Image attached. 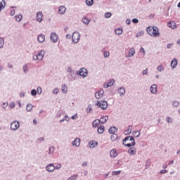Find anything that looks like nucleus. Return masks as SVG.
Masks as SVG:
<instances>
[{"mask_svg": "<svg viewBox=\"0 0 180 180\" xmlns=\"http://www.w3.org/2000/svg\"><path fill=\"white\" fill-rule=\"evenodd\" d=\"M147 32L150 36H152V37H158L160 36V31L158 30V27L153 26V27H148Z\"/></svg>", "mask_w": 180, "mask_h": 180, "instance_id": "nucleus-1", "label": "nucleus"}, {"mask_svg": "<svg viewBox=\"0 0 180 180\" xmlns=\"http://www.w3.org/2000/svg\"><path fill=\"white\" fill-rule=\"evenodd\" d=\"M122 144L126 147H133L136 146V141L133 136H127L123 140Z\"/></svg>", "mask_w": 180, "mask_h": 180, "instance_id": "nucleus-2", "label": "nucleus"}, {"mask_svg": "<svg viewBox=\"0 0 180 180\" xmlns=\"http://www.w3.org/2000/svg\"><path fill=\"white\" fill-rule=\"evenodd\" d=\"M96 105L98 106V108H101L103 110L108 108V102L103 101H98L96 103Z\"/></svg>", "mask_w": 180, "mask_h": 180, "instance_id": "nucleus-3", "label": "nucleus"}, {"mask_svg": "<svg viewBox=\"0 0 180 180\" xmlns=\"http://www.w3.org/2000/svg\"><path fill=\"white\" fill-rule=\"evenodd\" d=\"M80 37L81 35H79V33H78L77 32H75L72 36V40L73 43H78V41H79Z\"/></svg>", "mask_w": 180, "mask_h": 180, "instance_id": "nucleus-4", "label": "nucleus"}, {"mask_svg": "<svg viewBox=\"0 0 180 180\" xmlns=\"http://www.w3.org/2000/svg\"><path fill=\"white\" fill-rule=\"evenodd\" d=\"M44 57V51H40L37 55L33 56V60H43Z\"/></svg>", "mask_w": 180, "mask_h": 180, "instance_id": "nucleus-5", "label": "nucleus"}, {"mask_svg": "<svg viewBox=\"0 0 180 180\" xmlns=\"http://www.w3.org/2000/svg\"><path fill=\"white\" fill-rule=\"evenodd\" d=\"M18 127H20V124L18 121H14L11 124V129L12 130H18Z\"/></svg>", "mask_w": 180, "mask_h": 180, "instance_id": "nucleus-6", "label": "nucleus"}, {"mask_svg": "<svg viewBox=\"0 0 180 180\" xmlns=\"http://www.w3.org/2000/svg\"><path fill=\"white\" fill-rule=\"evenodd\" d=\"M79 75H80V77H82L83 78H85V77L88 75V70H86V69L84 68L80 69L79 71Z\"/></svg>", "mask_w": 180, "mask_h": 180, "instance_id": "nucleus-7", "label": "nucleus"}, {"mask_svg": "<svg viewBox=\"0 0 180 180\" xmlns=\"http://www.w3.org/2000/svg\"><path fill=\"white\" fill-rule=\"evenodd\" d=\"M51 41H53V43H57L58 40V35H57V34H56L55 32H52L51 34Z\"/></svg>", "mask_w": 180, "mask_h": 180, "instance_id": "nucleus-8", "label": "nucleus"}, {"mask_svg": "<svg viewBox=\"0 0 180 180\" xmlns=\"http://www.w3.org/2000/svg\"><path fill=\"white\" fill-rule=\"evenodd\" d=\"M103 94H105V91L103 90H100L99 91L96 92L95 94L96 99H101V98L103 96Z\"/></svg>", "mask_w": 180, "mask_h": 180, "instance_id": "nucleus-9", "label": "nucleus"}, {"mask_svg": "<svg viewBox=\"0 0 180 180\" xmlns=\"http://www.w3.org/2000/svg\"><path fill=\"white\" fill-rule=\"evenodd\" d=\"M46 171L49 172H53L54 169H56V166L53 164H49V165L46 166Z\"/></svg>", "mask_w": 180, "mask_h": 180, "instance_id": "nucleus-10", "label": "nucleus"}, {"mask_svg": "<svg viewBox=\"0 0 180 180\" xmlns=\"http://www.w3.org/2000/svg\"><path fill=\"white\" fill-rule=\"evenodd\" d=\"M72 146H75L76 147H79L81 145V139L79 138L75 139L72 143Z\"/></svg>", "mask_w": 180, "mask_h": 180, "instance_id": "nucleus-11", "label": "nucleus"}, {"mask_svg": "<svg viewBox=\"0 0 180 180\" xmlns=\"http://www.w3.org/2000/svg\"><path fill=\"white\" fill-rule=\"evenodd\" d=\"M167 26L170 29H176V23H175V22H174L173 20H171L170 22H169L167 23Z\"/></svg>", "mask_w": 180, "mask_h": 180, "instance_id": "nucleus-12", "label": "nucleus"}, {"mask_svg": "<svg viewBox=\"0 0 180 180\" xmlns=\"http://www.w3.org/2000/svg\"><path fill=\"white\" fill-rule=\"evenodd\" d=\"M65 11H67V8L64 6H60L58 9V13L60 15H64L65 13Z\"/></svg>", "mask_w": 180, "mask_h": 180, "instance_id": "nucleus-13", "label": "nucleus"}, {"mask_svg": "<svg viewBox=\"0 0 180 180\" xmlns=\"http://www.w3.org/2000/svg\"><path fill=\"white\" fill-rule=\"evenodd\" d=\"M110 155L112 158H116L117 157V151L116 149H112L110 152Z\"/></svg>", "mask_w": 180, "mask_h": 180, "instance_id": "nucleus-14", "label": "nucleus"}, {"mask_svg": "<svg viewBox=\"0 0 180 180\" xmlns=\"http://www.w3.org/2000/svg\"><path fill=\"white\" fill-rule=\"evenodd\" d=\"M89 146L90 148H95V147H96V146H98V142L96 141H91L89 143Z\"/></svg>", "mask_w": 180, "mask_h": 180, "instance_id": "nucleus-15", "label": "nucleus"}, {"mask_svg": "<svg viewBox=\"0 0 180 180\" xmlns=\"http://www.w3.org/2000/svg\"><path fill=\"white\" fill-rule=\"evenodd\" d=\"M108 119H109V117L105 115L101 117L98 120L100 121V123H101V124H104V123H106V122H108Z\"/></svg>", "mask_w": 180, "mask_h": 180, "instance_id": "nucleus-16", "label": "nucleus"}, {"mask_svg": "<svg viewBox=\"0 0 180 180\" xmlns=\"http://www.w3.org/2000/svg\"><path fill=\"white\" fill-rule=\"evenodd\" d=\"M37 39L39 43H43L44 42V40H46V37L44 36V34H41L38 36Z\"/></svg>", "mask_w": 180, "mask_h": 180, "instance_id": "nucleus-17", "label": "nucleus"}, {"mask_svg": "<svg viewBox=\"0 0 180 180\" xmlns=\"http://www.w3.org/2000/svg\"><path fill=\"white\" fill-rule=\"evenodd\" d=\"M113 84H115V80L113 79H111L107 84H104V88H109V86H112Z\"/></svg>", "mask_w": 180, "mask_h": 180, "instance_id": "nucleus-18", "label": "nucleus"}, {"mask_svg": "<svg viewBox=\"0 0 180 180\" xmlns=\"http://www.w3.org/2000/svg\"><path fill=\"white\" fill-rule=\"evenodd\" d=\"M37 19L38 22H41L43 20V13L39 12L37 13Z\"/></svg>", "mask_w": 180, "mask_h": 180, "instance_id": "nucleus-19", "label": "nucleus"}, {"mask_svg": "<svg viewBox=\"0 0 180 180\" xmlns=\"http://www.w3.org/2000/svg\"><path fill=\"white\" fill-rule=\"evenodd\" d=\"M150 92L151 94H154L155 95L157 94V84H153L150 86Z\"/></svg>", "mask_w": 180, "mask_h": 180, "instance_id": "nucleus-20", "label": "nucleus"}, {"mask_svg": "<svg viewBox=\"0 0 180 180\" xmlns=\"http://www.w3.org/2000/svg\"><path fill=\"white\" fill-rule=\"evenodd\" d=\"M136 153V150L134 147L130 148L128 150V153L129 154V155H135Z\"/></svg>", "mask_w": 180, "mask_h": 180, "instance_id": "nucleus-21", "label": "nucleus"}, {"mask_svg": "<svg viewBox=\"0 0 180 180\" xmlns=\"http://www.w3.org/2000/svg\"><path fill=\"white\" fill-rule=\"evenodd\" d=\"M97 131H98V133H99V134H102V133H104L105 126L101 125L100 127H98V129H97Z\"/></svg>", "mask_w": 180, "mask_h": 180, "instance_id": "nucleus-22", "label": "nucleus"}, {"mask_svg": "<svg viewBox=\"0 0 180 180\" xmlns=\"http://www.w3.org/2000/svg\"><path fill=\"white\" fill-rule=\"evenodd\" d=\"M178 65V60L176 59H173L171 62L172 68H175Z\"/></svg>", "mask_w": 180, "mask_h": 180, "instance_id": "nucleus-23", "label": "nucleus"}, {"mask_svg": "<svg viewBox=\"0 0 180 180\" xmlns=\"http://www.w3.org/2000/svg\"><path fill=\"white\" fill-rule=\"evenodd\" d=\"M116 131H117V128H116L115 127H111L109 129V133H110V134H115Z\"/></svg>", "mask_w": 180, "mask_h": 180, "instance_id": "nucleus-24", "label": "nucleus"}, {"mask_svg": "<svg viewBox=\"0 0 180 180\" xmlns=\"http://www.w3.org/2000/svg\"><path fill=\"white\" fill-rule=\"evenodd\" d=\"M134 54H136V50H134V48H131L129 52V57H133Z\"/></svg>", "mask_w": 180, "mask_h": 180, "instance_id": "nucleus-25", "label": "nucleus"}, {"mask_svg": "<svg viewBox=\"0 0 180 180\" xmlns=\"http://www.w3.org/2000/svg\"><path fill=\"white\" fill-rule=\"evenodd\" d=\"M5 6H6V3L5 2V1H1L0 2V12L1 11H2V9L5 8Z\"/></svg>", "mask_w": 180, "mask_h": 180, "instance_id": "nucleus-26", "label": "nucleus"}, {"mask_svg": "<svg viewBox=\"0 0 180 180\" xmlns=\"http://www.w3.org/2000/svg\"><path fill=\"white\" fill-rule=\"evenodd\" d=\"M82 22L83 23H84V25H89L91 20H89L88 18L84 17L82 19Z\"/></svg>", "mask_w": 180, "mask_h": 180, "instance_id": "nucleus-27", "label": "nucleus"}, {"mask_svg": "<svg viewBox=\"0 0 180 180\" xmlns=\"http://www.w3.org/2000/svg\"><path fill=\"white\" fill-rule=\"evenodd\" d=\"M131 129H133V127L129 126V128L124 131V134H126L127 136H129V134L131 133Z\"/></svg>", "mask_w": 180, "mask_h": 180, "instance_id": "nucleus-28", "label": "nucleus"}, {"mask_svg": "<svg viewBox=\"0 0 180 180\" xmlns=\"http://www.w3.org/2000/svg\"><path fill=\"white\" fill-rule=\"evenodd\" d=\"M101 123V122L99 121V120H96L93 122V127H98V126H99V124Z\"/></svg>", "mask_w": 180, "mask_h": 180, "instance_id": "nucleus-29", "label": "nucleus"}, {"mask_svg": "<svg viewBox=\"0 0 180 180\" xmlns=\"http://www.w3.org/2000/svg\"><path fill=\"white\" fill-rule=\"evenodd\" d=\"M118 94H120V96L124 95V94H126V91H124V88L120 87L118 89Z\"/></svg>", "mask_w": 180, "mask_h": 180, "instance_id": "nucleus-30", "label": "nucleus"}, {"mask_svg": "<svg viewBox=\"0 0 180 180\" xmlns=\"http://www.w3.org/2000/svg\"><path fill=\"white\" fill-rule=\"evenodd\" d=\"M115 32L116 34H122L123 33V29L122 28H117L115 30Z\"/></svg>", "mask_w": 180, "mask_h": 180, "instance_id": "nucleus-31", "label": "nucleus"}, {"mask_svg": "<svg viewBox=\"0 0 180 180\" xmlns=\"http://www.w3.org/2000/svg\"><path fill=\"white\" fill-rule=\"evenodd\" d=\"M22 18L23 17L20 14V15H17L15 16V20L17 22H20V20H22Z\"/></svg>", "mask_w": 180, "mask_h": 180, "instance_id": "nucleus-32", "label": "nucleus"}, {"mask_svg": "<svg viewBox=\"0 0 180 180\" xmlns=\"http://www.w3.org/2000/svg\"><path fill=\"white\" fill-rule=\"evenodd\" d=\"M86 4L88 6H92L94 5V0H86Z\"/></svg>", "mask_w": 180, "mask_h": 180, "instance_id": "nucleus-33", "label": "nucleus"}, {"mask_svg": "<svg viewBox=\"0 0 180 180\" xmlns=\"http://www.w3.org/2000/svg\"><path fill=\"white\" fill-rule=\"evenodd\" d=\"M68 91V88L67 87V86L65 85L62 86V92H63V94H67Z\"/></svg>", "mask_w": 180, "mask_h": 180, "instance_id": "nucleus-34", "label": "nucleus"}, {"mask_svg": "<svg viewBox=\"0 0 180 180\" xmlns=\"http://www.w3.org/2000/svg\"><path fill=\"white\" fill-rule=\"evenodd\" d=\"M26 109H27V112H31V110L33 109V105L28 104L27 105V108Z\"/></svg>", "mask_w": 180, "mask_h": 180, "instance_id": "nucleus-35", "label": "nucleus"}, {"mask_svg": "<svg viewBox=\"0 0 180 180\" xmlns=\"http://www.w3.org/2000/svg\"><path fill=\"white\" fill-rule=\"evenodd\" d=\"M5 43V40L3 38H0V49L4 47V44Z\"/></svg>", "mask_w": 180, "mask_h": 180, "instance_id": "nucleus-36", "label": "nucleus"}, {"mask_svg": "<svg viewBox=\"0 0 180 180\" xmlns=\"http://www.w3.org/2000/svg\"><path fill=\"white\" fill-rule=\"evenodd\" d=\"M120 172H122L120 170H118V171H113L112 172V176H115V175H120Z\"/></svg>", "mask_w": 180, "mask_h": 180, "instance_id": "nucleus-37", "label": "nucleus"}, {"mask_svg": "<svg viewBox=\"0 0 180 180\" xmlns=\"http://www.w3.org/2000/svg\"><path fill=\"white\" fill-rule=\"evenodd\" d=\"M157 70H158V71H160V72H161V71H164V66L159 65V66H158Z\"/></svg>", "mask_w": 180, "mask_h": 180, "instance_id": "nucleus-38", "label": "nucleus"}, {"mask_svg": "<svg viewBox=\"0 0 180 180\" xmlns=\"http://www.w3.org/2000/svg\"><path fill=\"white\" fill-rule=\"evenodd\" d=\"M112 16V13L110 12H107L105 13V18H109Z\"/></svg>", "mask_w": 180, "mask_h": 180, "instance_id": "nucleus-39", "label": "nucleus"}, {"mask_svg": "<svg viewBox=\"0 0 180 180\" xmlns=\"http://www.w3.org/2000/svg\"><path fill=\"white\" fill-rule=\"evenodd\" d=\"M87 113H91L92 112V105H89L86 109Z\"/></svg>", "mask_w": 180, "mask_h": 180, "instance_id": "nucleus-40", "label": "nucleus"}, {"mask_svg": "<svg viewBox=\"0 0 180 180\" xmlns=\"http://www.w3.org/2000/svg\"><path fill=\"white\" fill-rule=\"evenodd\" d=\"M133 136H134V137H139L140 136V133L139 132V131H134Z\"/></svg>", "mask_w": 180, "mask_h": 180, "instance_id": "nucleus-41", "label": "nucleus"}, {"mask_svg": "<svg viewBox=\"0 0 180 180\" xmlns=\"http://www.w3.org/2000/svg\"><path fill=\"white\" fill-rule=\"evenodd\" d=\"M31 94L32 96H36V95H37V91L35 89H33L31 91Z\"/></svg>", "mask_w": 180, "mask_h": 180, "instance_id": "nucleus-42", "label": "nucleus"}, {"mask_svg": "<svg viewBox=\"0 0 180 180\" xmlns=\"http://www.w3.org/2000/svg\"><path fill=\"white\" fill-rule=\"evenodd\" d=\"M54 147L51 146L49 148V154H53L54 153Z\"/></svg>", "mask_w": 180, "mask_h": 180, "instance_id": "nucleus-43", "label": "nucleus"}, {"mask_svg": "<svg viewBox=\"0 0 180 180\" xmlns=\"http://www.w3.org/2000/svg\"><path fill=\"white\" fill-rule=\"evenodd\" d=\"M173 106H174V108L179 106V102L178 101L173 102Z\"/></svg>", "mask_w": 180, "mask_h": 180, "instance_id": "nucleus-44", "label": "nucleus"}, {"mask_svg": "<svg viewBox=\"0 0 180 180\" xmlns=\"http://www.w3.org/2000/svg\"><path fill=\"white\" fill-rule=\"evenodd\" d=\"M116 139H117V135H112L111 136L112 141H115V140H116Z\"/></svg>", "mask_w": 180, "mask_h": 180, "instance_id": "nucleus-45", "label": "nucleus"}, {"mask_svg": "<svg viewBox=\"0 0 180 180\" xmlns=\"http://www.w3.org/2000/svg\"><path fill=\"white\" fill-rule=\"evenodd\" d=\"M148 74V69L143 70V75H147Z\"/></svg>", "mask_w": 180, "mask_h": 180, "instance_id": "nucleus-46", "label": "nucleus"}, {"mask_svg": "<svg viewBox=\"0 0 180 180\" xmlns=\"http://www.w3.org/2000/svg\"><path fill=\"white\" fill-rule=\"evenodd\" d=\"M77 179V175L72 176L68 180H75Z\"/></svg>", "mask_w": 180, "mask_h": 180, "instance_id": "nucleus-47", "label": "nucleus"}, {"mask_svg": "<svg viewBox=\"0 0 180 180\" xmlns=\"http://www.w3.org/2000/svg\"><path fill=\"white\" fill-rule=\"evenodd\" d=\"M140 52L143 53V56L146 55V51H144V48L141 47L140 49Z\"/></svg>", "mask_w": 180, "mask_h": 180, "instance_id": "nucleus-48", "label": "nucleus"}, {"mask_svg": "<svg viewBox=\"0 0 180 180\" xmlns=\"http://www.w3.org/2000/svg\"><path fill=\"white\" fill-rule=\"evenodd\" d=\"M23 71L24 72H26L27 71V65H24Z\"/></svg>", "mask_w": 180, "mask_h": 180, "instance_id": "nucleus-49", "label": "nucleus"}, {"mask_svg": "<svg viewBox=\"0 0 180 180\" xmlns=\"http://www.w3.org/2000/svg\"><path fill=\"white\" fill-rule=\"evenodd\" d=\"M167 123H172V119H171V117H168L167 118Z\"/></svg>", "mask_w": 180, "mask_h": 180, "instance_id": "nucleus-50", "label": "nucleus"}, {"mask_svg": "<svg viewBox=\"0 0 180 180\" xmlns=\"http://www.w3.org/2000/svg\"><path fill=\"white\" fill-rule=\"evenodd\" d=\"M103 56H104V57H109L110 53H109V52L105 51V52H104Z\"/></svg>", "mask_w": 180, "mask_h": 180, "instance_id": "nucleus-51", "label": "nucleus"}, {"mask_svg": "<svg viewBox=\"0 0 180 180\" xmlns=\"http://www.w3.org/2000/svg\"><path fill=\"white\" fill-rule=\"evenodd\" d=\"M60 168H61V164H58L56 167H55V169H60Z\"/></svg>", "mask_w": 180, "mask_h": 180, "instance_id": "nucleus-52", "label": "nucleus"}, {"mask_svg": "<svg viewBox=\"0 0 180 180\" xmlns=\"http://www.w3.org/2000/svg\"><path fill=\"white\" fill-rule=\"evenodd\" d=\"M37 94H39V95H40V94H41V87L37 88Z\"/></svg>", "mask_w": 180, "mask_h": 180, "instance_id": "nucleus-53", "label": "nucleus"}, {"mask_svg": "<svg viewBox=\"0 0 180 180\" xmlns=\"http://www.w3.org/2000/svg\"><path fill=\"white\" fill-rule=\"evenodd\" d=\"M133 23H139V20L137 18H134L132 20Z\"/></svg>", "mask_w": 180, "mask_h": 180, "instance_id": "nucleus-54", "label": "nucleus"}, {"mask_svg": "<svg viewBox=\"0 0 180 180\" xmlns=\"http://www.w3.org/2000/svg\"><path fill=\"white\" fill-rule=\"evenodd\" d=\"M167 172H168V171H167V169L161 170L160 172V174H167Z\"/></svg>", "mask_w": 180, "mask_h": 180, "instance_id": "nucleus-55", "label": "nucleus"}, {"mask_svg": "<svg viewBox=\"0 0 180 180\" xmlns=\"http://www.w3.org/2000/svg\"><path fill=\"white\" fill-rule=\"evenodd\" d=\"M65 120H66V122H70V117H68V115L65 116Z\"/></svg>", "mask_w": 180, "mask_h": 180, "instance_id": "nucleus-56", "label": "nucleus"}, {"mask_svg": "<svg viewBox=\"0 0 180 180\" xmlns=\"http://www.w3.org/2000/svg\"><path fill=\"white\" fill-rule=\"evenodd\" d=\"M10 108H11L12 109H13V108H15V103H10Z\"/></svg>", "mask_w": 180, "mask_h": 180, "instance_id": "nucleus-57", "label": "nucleus"}, {"mask_svg": "<svg viewBox=\"0 0 180 180\" xmlns=\"http://www.w3.org/2000/svg\"><path fill=\"white\" fill-rule=\"evenodd\" d=\"M53 94H58V89H55L53 91Z\"/></svg>", "mask_w": 180, "mask_h": 180, "instance_id": "nucleus-58", "label": "nucleus"}, {"mask_svg": "<svg viewBox=\"0 0 180 180\" xmlns=\"http://www.w3.org/2000/svg\"><path fill=\"white\" fill-rule=\"evenodd\" d=\"M77 114H75V115H72L71 117V119H72L73 120H75V119H77Z\"/></svg>", "mask_w": 180, "mask_h": 180, "instance_id": "nucleus-59", "label": "nucleus"}, {"mask_svg": "<svg viewBox=\"0 0 180 180\" xmlns=\"http://www.w3.org/2000/svg\"><path fill=\"white\" fill-rule=\"evenodd\" d=\"M10 15H11V16H13V15H15V10H12V11H11V13H10Z\"/></svg>", "mask_w": 180, "mask_h": 180, "instance_id": "nucleus-60", "label": "nucleus"}, {"mask_svg": "<svg viewBox=\"0 0 180 180\" xmlns=\"http://www.w3.org/2000/svg\"><path fill=\"white\" fill-rule=\"evenodd\" d=\"M83 167H86L88 165V163L86 162H83L82 164Z\"/></svg>", "mask_w": 180, "mask_h": 180, "instance_id": "nucleus-61", "label": "nucleus"}, {"mask_svg": "<svg viewBox=\"0 0 180 180\" xmlns=\"http://www.w3.org/2000/svg\"><path fill=\"white\" fill-rule=\"evenodd\" d=\"M33 123H34V124H37V120H33Z\"/></svg>", "mask_w": 180, "mask_h": 180, "instance_id": "nucleus-62", "label": "nucleus"}, {"mask_svg": "<svg viewBox=\"0 0 180 180\" xmlns=\"http://www.w3.org/2000/svg\"><path fill=\"white\" fill-rule=\"evenodd\" d=\"M108 176H109V173L105 174L104 175V178H108Z\"/></svg>", "mask_w": 180, "mask_h": 180, "instance_id": "nucleus-63", "label": "nucleus"}, {"mask_svg": "<svg viewBox=\"0 0 180 180\" xmlns=\"http://www.w3.org/2000/svg\"><path fill=\"white\" fill-rule=\"evenodd\" d=\"M167 165L165 164V165H163L162 168L165 169V168H167Z\"/></svg>", "mask_w": 180, "mask_h": 180, "instance_id": "nucleus-64", "label": "nucleus"}]
</instances>
